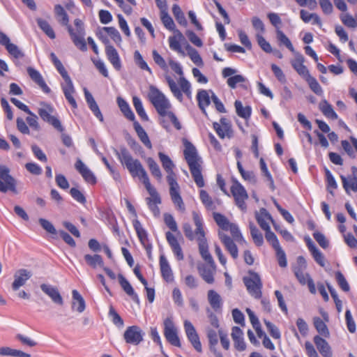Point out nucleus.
Instances as JSON below:
<instances>
[{
	"label": "nucleus",
	"instance_id": "4",
	"mask_svg": "<svg viewBox=\"0 0 357 357\" xmlns=\"http://www.w3.org/2000/svg\"><path fill=\"white\" fill-rule=\"evenodd\" d=\"M192 218L195 225L196 227L195 234L197 236L199 250L202 257L208 263V264L214 265V261L208 251V245L205 231L203 226V219L201 215L196 211L192 212Z\"/></svg>",
	"mask_w": 357,
	"mask_h": 357
},
{
	"label": "nucleus",
	"instance_id": "10",
	"mask_svg": "<svg viewBox=\"0 0 357 357\" xmlns=\"http://www.w3.org/2000/svg\"><path fill=\"white\" fill-rule=\"evenodd\" d=\"M144 333L137 326H128L124 332L123 338L126 343L138 345L144 340Z\"/></svg>",
	"mask_w": 357,
	"mask_h": 357
},
{
	"label": "nucleus",
	"instance_id": "44",
	"mask_svg": "<svg viewBox=\"0 0 357 357\" xmlns=\"http://www.w3.org/2000/svg\"><path fill=\"white\" fill-rule=\"evenodd\" d=\"M172 13H173V15H174L176 20L180 25L183 26L185 27L187 26V25H188L187 20L185 17L183 12L181 10V9L178 5H177V4L173 5Z\"/></svg>",
	"mask_w": 357,
	"mask_h": 357
},
{
	"label": "nucleus",
	"instance_id": "34",
	"mask_svg": "<svg viewBox=\"0 0 357 357\" xmlns=\"http://www.w3.org/2000/svg\"><path fill=\"white\" fill-rule=\"evenodd\" d=\"M198 105L202 112L206 116V107L208 106L211 100L209 92L206 90H200L197 95Z\"/></svg>",
	"mask_w": 357,
	"mask_h": 357
},
{
	"label": "nucleus",
	"instance_id": "30",
	"mask_svg": "<svg viewBox=\"0 0 357 357\" xmlns=\"http://www.w3.org/2000/svg\"><path fill=\"white\" fill-rule=\"evenodd\" d=\"M160 266L163 279L167 282H173L174 275L172 268L167 259L163 255L160 256Z\"/></svg>",
	"mask_w": 357,
	"mask_h": 357
},
{
	"label": "nucleus",
	"instance_id": "32",
	"mask_svg": "<svg viewBox=\"0 0 357 357\" xmlns=\"http://www.w3.org/2000/svg\"><path fill=\"white\" fill-rule=\"evenodd\" d=\"M73 302L72 309L82 313L84 311L86 305L85 301L81 294L75 289L72 291Z\"/></svg>",
	"mask_w": 357,
	"mask_h": 357
},
{
	"label": "nucleus",
	"instance_id": "5",
	"mask_svg": "<svg viewBox=\"0 0 357 357\" xmlns=\"http://www.w3.org/2000/svg\"><path fill=\"white\" fill-rule=\"evenodd\" d=\"M149 99L156 109L158 114L162 116H166L167 112L171 107L165 96L155 86H150L149 92Z\"/></svg>",
	"mask_w": 357,
	"mask_h": 357
},
{
	"label": "nucleus",
	"instance_id": "37",
	"mask_svg": "<svg viewBox=\"0 0 357 357\" xmlns=\"http://www.w3.org/2000/svg\"><path fill=\"white\" fill-rule=\"evenodd\" d=\"M117 103L124 116L130 121H135V114L131 110L128 103L121 97L117 98Z\"/></svg>",
	"mask_w": 357,
	"mask_h": 357
},
{
	"label": "nucleus",
	"instance_id": "23",
	"mask_svg": "<svg viewBox=\"0 0 357 357\" xmlns=\"http://www.w3.org/2000/svg\"><path fill=\"white\" fill-rule=\"evenodd\" d=\"M64 82L65 84L61 85V88L65 96V98H66L69 104L72 106V107L77 108V102L73 96V93L75 92L73 82L71 79H67V80Z\"/></svg>",
	"mask_w": 357,
	"mask_h": 357
},
{
	"label": "nucleus",
	"instance_id": "51",
	"mask_svg": "<svg viewBox=\"0 0 357 357\" xmlns=\"http://www.w3.org/2000/svg\"><path fill=\"white\" fill-rule=\"evenodd\" d=\"M146 190L149 192L152 199V204H158L161 203V199L156 191V190L151 185L149 180L146 181L144 183Z\"/></svg>",
	"mask_w": 357,
	"mask_h": 357
},
{
	"label": "nucleus",
	"instance_id": "58",
	"mask_svg": "<svg viewBox=\"0 0 357 357\" xmlns=\"http://www.w3.org/2000/svg\"><path fill=\"white\" fill-rule=\"evenodd\" d=\"M6 49L8 52L15 59H21L24 56V54L19 49V47L12 43H10L6 47Z\"/></svg>",
	"mask_w": 357,
	"mask_h": 357
},
{
	"label": "nucleus",
	"instance_id": "61",
	"mask_svg": "<svg viewBox=\"0 0 357 357\" xmlns=\"http://www.w3.org/2000/svg\"><path fill=\"white\" fill-rule=\"evenodd\" d=\"M103 30H105L106 33L110 36L112 39L116 43H120L121 42V36L116 28L113 26H105L103 27Z\"/></svg>",
	"mask_w": 357,
	"mask_h": 357
},
{
	"label": "nucleus",
	"instance_id": "36",
	"mask_svg": "<svg viewBox=\"0 0 357 357\" xmlns=\"http://www.w3.org/2000/svg\"><path fill=\"white\" fill-rule=\"evenodd\" d=\"M0 356L11 357H31L29 354L20 350L14 349L8 347H2L0 348Z\"/></svg>",
	"mask_w": 357,
	"mask_h": 357
},
{
	"label": "nucleus",
	"instance_id": "40",
	"mask_svg": "<svg viewBox=\"0 0 357 357\" xmlns=\"http://www.w3.org/2000/svg\"><path fill=\"white\" fill-rule=\"evenodd\" d=\"M84 258L86 264L93 268H96L97 266H99L102 268L104 266L102 258L99 255L96 254L91 255L89 254H86L84 255Z\"/></svg>",
	"mask_w": 357,
	"mask_h": 357
},
{
	"label": "nucleus",
	"instance_id": "62",
	"mask_svg": "<svg viewBox=\"0 0 357 357\" xmlns=\"http://www.w3.org/2000/svg\"><path fill=\"white\" fill-rule=\"evenodd\" d=\"M271 70L275 75V77L277 78V79L282 84H284L287 82V79L285 77V75L284 74L283 71L281 70V68L278 66L276 64H272L271 65Z\"/></svg>",
	"mask_w": 357,
	"mask_h": 357
},
{
	"label": "nucleus",
	"instance_id": "31",
	"mask_svg": "<svg viewBox=\"0 0 357 357\" xmlns=\"http://www.w3.org/2000/svg\"><path fill=\"white\" fill-rule=\"evenodd\" d=\"M255 218L257 223L263 230H268L270 229V226L267 222V220H272V218L266 208H261L259 211H256Z\"/></svg>",
	"mask_w": 357,
	"mask_h": 357
},
{
	"label": "nucleus",
	"instance_id": "59",
	"mask_svg": "<svg viewBox=\"0 0 357 357\" xmlns=\"http://www.w3.org/2000/svg\"><path fill=\"white\" fill-rule=\"evenodd\" d=\"M264 324L268 331V333H270V335H271V337L274 339H280V337H281V334H280V332L278 329V328L275 325L273 324V323H271V321H268V320H264Z\"/></svg>",
	"mask_w": 357,
	"mask_h": 357
},
{
	"label": "nucleus",
	"instance_id": "45",
	"mask_svg": "<svg viewBox=\"0 0 357 357\" xmlns=\"http://www.w3.org/2000/svg\"><path fill=\"white\" fill-rule=\"evenodd\" d=\"M165 79L174 96L181 102L183 100V94L175 81L169 75H167Z\"/></svg>",
	"mask_w": 357,
	"mask_h": 357
},
{
	"label": "nucleus",
	"instance_id": "53",
	"mask_svg": "<svg viewBox=\"0 0 357 357\" xmlns=\"http://www.w3.org/2000/svg\"><path fill=\"white\" fill-rule=\"evenodd\" d=\"M199 197L203 203V204L206 206V208L208 210L214 209V204L211 197L209 196L208 192L204 190H201L199 192Z\"/></svg>",
	"mask_w": 357,
	"mask_h": 357
},
{
	"label": "nucleus",
	"instance_id": "41",
	"mask_svg": "<svg viewBox=\"0 0 357 357\" xmlns=\"http://www.w3.org/2000/svg\"><path fill=\"white\" fill-rule=\"evenodd\" d=\"M37 24L40 29L51 39L56 38L55 33L47 21L42 19H36Z\"/></svg>",
	"mask_w": 357,
	"mask_h": 357
},
{
	"label": "nucleus",
	"instance_id": "18",
	"mask_svg": "<svg viewBox=\"0 0 357 357\" xmlns=\"http://www.w3.org/2000/svg\"><path fill=\"white\" fill-rule=\"evenodd\" d=\"M75 166L86 182L92 185L96 183L97 181L95 175L80 159L76 161Z\"/></svg>",
	"mask_w": 357,
	"mask_h": 357
},
{
	"label": "nucleus",
	"instance_id": "6",
	"mask_svg": "<svg viewBox=\"0 0 357 357\" xmlns=\"http://www.w3.org/2000/svg\"><path fill=\"white\" fill-rule=\"evenodd\" d=\"M249 276H245L243 279L248 293L255 298L259 299L261 297L262 282L257 273L252 271H248Z\"/></svg>",
	"mask_w": 357,
	"mask_h": 357
},
{
	"label": "nucleus",
	"instance_id": "20",
	"mask_svg": "<svg viewBox=\"0 0 357 357\" xmlns=\"http://www.w3.org/2000/svg\"><path fill=\"white\" fill-rule=\"evenodd\" d=\"M197 269L200 276L206 283L213 284L214 282L215 264H202L198 266Z\"/></svg>",
	"mask_w": 357,
	"mask_h": 357
},
{
	"label": "nucleus",
	"instance_id": "64",
	"mask_svg": "<svg viewBox=\"0 0 357 357\" xmlns=\"http://www.w3.org/2000/svg\"><path fill=\"white\" fill-rule=\"evenodd\" d=\"M257 43L260 47L266 53H271L272 52V47L268 42L260 34L256 36Z\"/></svg>",
	"mask_w": 357,
	"mask_h": 357
},
{
	"label": "nucleus",
	"instance_id": "46",
	"mask_svg": "<svg viewBox=\"0 0 357 357\" xmlns=\"http://www.w3.org/2000/svg\"><path fill=\"white\" fill-rule=\"evenodd\" d=\"M132 103L137 114L140 116V118L143 121H148L149 117L143 107V105L141 100L138 97L134 96L132 98Z\"/></svg>",
	"mask_w": 357,
	"mask_h": 357
},
{
	"label": "nucleus",
	"instance_id": "39",
	"mask_svg": "<svg viewBox=\"0 0 357 357\" xmlns=\"http://www.w3.org/2000/svg\"><path fill=\"white\" fill-rule=\"evenodd\" d=\"M236 114L241 118L245 119H250L252 112L250 106L243 107L240 100H236L234 102Z\"/></svg>",
	"mask_w": 357,
	"mask_h": 357
},
{
	"label": "nucleus",
	"instance_id": "15",
	"mask_svg": "<svg viewBox=\"0 0 357 357\" xmlns=\"http://www.w3.org/2000/svg\"><path fill=\"white\" fill-rule=\"evenodd\" d=\"M32 276V273L25 268H20L14 273V281L12 283V289L13 291H17L21 287L24 286L26 281Z\"/></svg>",
	"mask_w": 357,
	"mask_h": 357
},
{
	"label": "nucleus",
	"instance_id": "42",
	"mask_svg": "<svg viewBox=\"0 0 357 357\" xmlns=\"http://www.w3.org/2000/svg\"><path fill=\"white\" fill-rule=\"evenodd\" d=\"M249 227L250 230V234L254 243L256 244V245L261 246L264 243V238L262 234L259 231V230L253 222H250Z\"/></svg>",
	"mask_w": 357,
	"mask_h": 357
},
{
	"label": "nucleus",
	"instance_id": "60",
	"mask_svg": "<svg viewBox=\"0 0 357 357\" xmlns=\"http://www.w3.org/2000/svg\"><path fill=\"white\" fill-rule=\"evenodd\" d=\"M134 59L136 64L142 69L149 72L151 74V70L148 66L146 62L143 59L142 56L138 50H136L134 53Z\"/></svg>",
	"mask_w": 357,
	"mask_h": 357
},
{
	"label": "nucleus",
	"instance_id": "50",
	"mask_svg": "<svg viewBox=\"0 0 357 357\" xmlns=\"http://www.w3.org/2000/svg\"><path fill=\"white\" fill-rule=\"evenodd\" d=\"M161 20L164 26L166 29L169 31H174L176 29H175V24L172 18L169 16L167 10H164L161 11Z\"/></svg>",
	"mask_w": 357,
	"mask_h": 357
},
{
	"label": "nucleus",
	"instance_id": "47",
	"mask_svg": "<svg viewBox=\"0 0 357 357\" xmlns=\"http://www.w3.org/2000/svg\"><path fill=\"white\" fill-rule=\"evenodd\" d=\"M304 79L307 82L309 87L314 93L318 96H321L323 94V89L314 77L310 75Z\"/></svg>",
	"mask_w": 357,
	"mask_h": 357
},
{
	"label": "nucleus",
	"instance_id": "9",
	"mask_svg": "<svg viewBox=\"0 0 357 357\" xmlns=\"http://www.w3.org/2000/svg\"><path fill=\"white\" fill-rule=\"evenodd\" d=\"M43 107L38 109V114L40 118L45 122L51 124L59 130H62L60 121L55 116H52L51 114L54 112V108L52 105L47 103H42Z\"/></svg>",
	"mask_w": 357,
	"mask_h": 357
},
{
	"label": "nucleus",
	"instance_id": "43",
	"mask_svg": "<svg viewBox=\"0 0 357 357\" xmlns=\"http://www.w3.org/2000/svg\"><path fill=\"white\" fill-rule=\"evenodd\" d=\"M277 39L280 45H284L292 53L295 52V49L289 39V38L282 31L278 29L276 30Z\"/></svg>",
	"mask_w": 357,
	"mask_h": 357
},
{
	"label": "nucleus",
	"instance_id": "25",
	"mask_svg": "<svg viewBox=\"0 0 357 357\" xmlns=\"http://www.w3.org/2000/svg\"><path fill=\"white\" fill-rule=\"evenodd\" d=\"M118 279L119 284L123 291L126 292V294H128L132 300L135 302L136 303H139V298L138 295L135 293L134 289L132 288V285L130 284V282L126 280V278L122 275L119 274Z\"/></svg>",
	"mask_w": 357,
	"mask_h": 357
},
{
	"label": "nucleus",
	"instance_id": "17",
	"mask_svg": "<svg viewBox=\"0 0 357 357\" xmlns=\"http://www.w3.org/2000/svg\"><path fill=\"white\" fill-rule=\"evenodd\" d=\"M133 227L137 233L139 241L149 252L151 251V245L149 243L148 234L146 231L143 228L141 222L135 219L132 221Z\"/></svg>",
	"mask_w": 357,
	"mask_h": 357
},
{
	"label": "nucleus",
	"instance_id": "22",
	"mask_svg": "<svg viewBox=\"0 0 357 357\" xmlns=\"http://www.w3.org/2000/svg\"><path fill=\"white\" fill-rule=\"evenodd\" d=\"M158 157L162 162V167L167 173V181L169 183V179L172 178L176 180V175L173 171L174 165L170 158L162 152H159Z\"/></svg>",
	"mask_w": 357,
	"mask_h": 357
},
{
	"label": "nucleus",
	"instance_id": "54",
	"mask_svg": "<svg viewBox=\"0 0 357 357\" xmlns=\"http://www.w3.org/2000/svg\"><path fill=\"white\" fill-rule=\"evenodd\" d=\"M185 48L188 51V54L195 64L197 66L202 64V59L195 49L192 48L189 44H187Z\"/></svg>",
	"mask_w": 357,
	"mask_h": 357
},
{
	"label": "nucleus",
	"instance_id": "26",
	"mask_svg": "<svg viewBox=\"0 0 357 357\" xmlns=\"http://www.w3.org/2000/svg\"><path fill=\"white\" fill-rule=\"evenodd\" d=\"M207 298L212 309L215 312L220 313L222 308V300L220 294L215 291L211 289L208 291Z\"/></svg>",
	"mask_w": 357,
	"mask_h": 357
},
{
	"label": "nucleus",
	"instance_id": "24",
	"mask_svg": "<svg viewBox=\"0 0 357 357\" xmlns=\"http://www.w3.org/2000/svg\"><path fill=\"white\" fill-rule=\"evenodd\" d=\"M167 241L170 245L174 254L176 255L178 260L183 259V254L181 245H179L177 238L170 231H167L165 234Z\"/></svg>",
	"mask_w": 357,
	"mask_h": 357
},
{
	"label": "nucleus",
	"instance_id": "35",
	"mask_svg": "<svg viewBox=\"0 0 357 357\" xmlns=\"http://www.w3.org/2000/svg\"><path fill=\"white\" fill-rule=\"evenodd\" d=\"M340 178L342 186L347 194H349L351 190L354 192H357V178L340 175Z\"/></svg>",
	"mask_w": 357,
	"mask_h": 357
},
{
	"label": "nucleus",
	"instance_id": "7",
	"mask_svg": "<svg viewBox=\"0 0 357 357\" xmlns=\"http://www.w3.org/2000/svg\"><path fill=\"white\" fill-rule=\"evenodd\" d=\"M230 190L236 205L242 211H246L247 204L245 201L248 199V195L245 188L236 179H233Z\"/></svg>",
	"mask_w": 357,
	"mask_h": 357
},
{
	"label": "nucleus",
	"instance_id": "29",
	"mask_svg": "<svg viewBox=\"0 0 357 357\" xmlns=\"http://www.w3.org/2000/svg\"><path fill=\"white\" fill-rule=\"evenodd\" d=\"M314 342L319 350V353L324 357H332L333 354L328 343L322 337L316 335L314 337Z\"/></svg>",
	"mask_w": 357,
	"mask_h": 357
},
{
	"label": "nucleus",
	"instance_id": "12",
	"mask_svg": "<svg viewBox=\"0 0 357 357\" xmlns=\"http://www.w3.org/2000/svg\"><path fill=\"white\" fill-rule=\"evenodd\" d=\"M169 185L170 187L169 194L173 203L179 211L183 212L185 210V208L182 197H181L179 193L180 188L176 180L169 178Z\"/></svg>",
	"mask_w": 357,
	"mask_h": 357
},
{
	"label": "nucleus",
	"instance_id": "28",
	"mask_svg": "<svg viewBox=\"0 0 357 357\" xmlns=\"http://www.w3.org/2000/svg\"><path fill=\"white\" fill-rule=\"evenodd\" d=\"M105 53L107 59L112 63L116 70L121 68V62L118 52L113 46H107L105 47Z\"/></svg>",
	"mask_w": 357,
	"mask_h": 357
},
{
	"label": "nucleus",
	"instance_id": "2",
	"mask_svg": "<svg viewBox=\"0 0 357 357\" xmlns=\"http://www.w3.org/2000/svg\"><path fill=\"white\" fill-rule=\"evenodd\" d=\"M183 143L185 147L183 154L188 165L192 176L199 188L204 186V181L202 174V159L198 155L195 146L188 139H183Z\"/></svg>",
	"mask_w": 357,
	"mask_h": 357
},
{
	"label": "nucleus",
	"instance_id": "13",
	"mask_svg": "<svg viewBox=\"0 0 357 357\" xmlns=\"http://www.w3.org/2000/svg\"><path fill=\"white\" fill-rule=\"evenodd\" d=\"M184 328L188 339L192 347L197 352L201 353L202 351V344L195 327L189 321H185L184 322Z\"/></svg>",
	"mask_w": 357,
	"mask_h": 357
},
{
	"label": "nucleus",
	"instance_id": "1",
	"mask_svg": "<svg viewBox=\"0 0 357 357\" xmlns=\"http://www.w3.org/2000/svg\"><path fill=\"white\" fill-rule=\"evenodd\" d=\"M54 12L58 21L66 26L74 45L80 50L85 52L87 50L86 43L84 39L86 35L84 22L79 18L74 20L75 30L68 24L69 18L64 8L59 4L54 7Z\"/></svg>",
	"mask_w": 357,
	"mask_h": 357
},
{
	"label": "nucleus",
	"instance_id": "16",
	"mask_svg": "<svg viewBox=\"0 0 357 357\" xmlns=\"http://www.w3.org/2000/svg\"><path fill=\"white\" fill-rule=\"evenodd\" d=\"M41 290L48 296L52 301L58 305H63V299L57 287L48 284H41L40 286Z\"/></svg>",
	"mask_w": 357,
	"mask_h": 357
},
{
	"label": "nucleus",
	"instance_id": "57",
	"mask_svg": "<svg viewBox=\"0 0 357 357\" xmlns=\"http://www.w3.org/2000/svg\"><path fill=\"white\" fill-rule=\"evenodd\" d=\"M294 272L299 282L303 285L307 284L309 278H311L310 275L308 273H304L301 267H296L294 269Z\"/></svg>",
	"mask_w": 357,
	"mask_h": 357
},
{
	"label": "nucleus",
	"instance_id": "3",
	"mask_svg": "<svg viewBox=\"0 0 357 357\" xmlns=\"http://www.w3.org/2000/svg\"><path fill=\"white\" fill-rule=\"evenodd\" d=\"M114 152L123 165H125L133 177L138 176L142 180L143 183L149 180L148 174L137 159H134L129 151L126 147H121L119 151Z\"/></svg>",
	"mask_w": 357,
	"mask_h": 357
},
{
	"label": "nucleus",
	"instance_id": "56",
	"mask_svg": "<svg viewBox=\"0 0 357 357\" xmlns=\"http://www.w3.org/2000/svg\"><path fill=\"white\" fill-rule=\"evenodd\" d=\"M335 279L339 287L342 289V291L347 292L350 290L349 283L347 282L344 275L340 271H337L335 273Z\"/></svg>",
	"mask_w": 357,
	"mask_h": 357
},
{
	"label": "nucleus",
	"instance_id": "8",
	"mask_svg": "<svg viewBox=\"0 0 357 357\" xmlns=\"http://www.w3.org/2000/svg\"><path fill=\"white\" fill-rule=\"evenodd\" d=\"M16 185V180L10 174V169L4 165H0V192L6 193L11 191L17 194Z\"/></svg>",
	"mask_w": 357,
	"mask_h": 357
},
{
	"label": "nucleus",
	"instance_id": "48",
	"mask_svg": "<svg viewBox=\"0 0 357 357\" xmlns=\"http://www.w3.org/2000/svg\"><path fill=\"white\" fill-rule=\"evenodd\" d=\"M314 325L317 332L324 336L328 337L329 335V331L327 326L320 317L314 318Z\"/></svg>",
	"mask_w": 357,
	"mask_h": 357
},
{
	"label": "nucleus",
	"instance_id": "49",
	"mask_svg": "<svg viewBox=\"0 0 357 357\" xmlns=\"http://www.w3.org/2000/svg\"><path fill=\"white\" fill-rule=\"evenodd\" d=\"M213 219L216 224L223 230L227 231L231 222L221 213H213Z\"/></svg>",
	"mask_w": 357,
	"mask_h": 357
},
{
	"label": "nucleus",
	"instance_id": "11",
	"mask_svg": "<svg viewBox=\"0 0 357 357\" xmlns=\"http://www.w3.org/2000/svg\"><path fill=\"white\" fill-rule=\"evenodd\" d=\"M164 335L167 340L175 347H181V342L178 338L176 328L172 320L167 318L164 321Z\"/></svg>",
	"mask_w": 357,
	"mask_h": 357
},
{
	"label": "nucleus",
	"instance_id": "63",
	"mask_svg": "<svg viewBox=\"0 0 357 357\" xmlns=\"http://www.w3.org/2000/svg\"><path fill=\"white\" fill-rule=\"evenodd\" d=\"M15 339L20 341L23 345H26L29 347H33L37 345V342L35 340L20 333L15 335Z\"/></svg>",
	"mask_w": 357,
	"mask_h": 357
},
{
	"label": "nucleus",
	"instance_id": "14",
	"mask_svg": "<svg viewBox=\"0 0 357 357\" xmlns=\"http://www.w3.org/2000/svg\"><path fill=\"white\" fill-rule=\"evenodd\" d=\"M293 54L295 58L291 60L290 63L291 66L300 76L305 79L310 75L307 68L303 64L305 58L303 55L298 52H295Z\"/></svg>",
	"mask_w": 357,
	"mask_h": 357
},
{
	"label": "nucleus",
	"instance_id": "33",
	"mask_svg": "<svg viewBox=\"0 0 357 357\" xmlns=\"http://www.w3.org/2000/svg\"><path fill=\"white\" fill-rule=\"evenodd\" d=\"M135 130L141 140V142L146 146L148 149H151L152 145L151 142L149 138V136L142 126L139 123L138 121H135L133 123Z\"/></svg>",
	"mask_w": 357,
	"mask_h": 357
},
{
	"label": "nucleus",
	"instance_id": "21",
	"mask_svg": "<svg viewBox=\"0 0 357 357\" xmlns=\"http://www.w3.org/2000/svg\"><path fill=\"white\" fill-rule=\"evenodd\" d=\"M218 236L227 250L230 253L231 256L234 259H237L238 257V250L233 239L222 232H219Z\"/></svg>",
	"mask_w": 357,
	"mask_h": 357
},
{
	"label": "nucleus",
	"instance_id": "27",
	"mask_svg": "<svg viewBox=\"0 0 357 357\" xmlns=\"http://www.w3.org/2000/svg\"><path fill=\"white\" fill-rule=\"evenodd\" d=\"M27 73L31 79L36 82L45 93H49L51 91L50 89L44 81L42 75L38 70L31 67H29L27 68Z\"/></svg>",
	"mask_w": 357,
	"mask_h": 357
},
{
	"label": "nucleus",
	"instance_id": "55",
	"mask_svg": "<svg viewBox=\"0 0 357 357\" xmlns=\"http://www.w3.org/2000/svg\"><path fill=\"white\" fill-rule=\"evenodd\" d=\"M264 231H266L265 237L266 241L272 245L275 250L281 248L276 235L271 231V228Z\"/></svg>",
	"mask_w": 357,
	"mask_h": 357
},
{
	"label": "nucleus",
	"instance_id": "52",
	"mask_svg": "<svg viewBox=\"0 0 357 357\" xmlns=\"http://www.w3.org/2000/svg\"><path fill=\"white\" fill-rule=\"evenodd\" d=\"M147 164L152 175L157 179L160 180L162 178V174L156 162L152 158H149L147 159Z\"/></svg>",
	"mask_w": 357,
	"mask_h": 357
},
{
	"label": "nucleus",
	"instance_id": "19",
	"mask_svg": "<svg viewBox=\"0 0 357 357\" xmlns=\"http://www.w3.org/2000/svg\"><path fill=\"white\" fill-rule=\"evenodd\" d=\"M174 35L169 36L168 39L169 47L172 50L177 52L182 56H185V52L180 44V42L185 40V37L178 29L174 30Z\"/></svg>",
	"mask_w": 357,
	"mask_h": 357
},
{
	"label": "nucleus",
	"instance_id": "38",
	"mask_svg": "<svg viewBox=\"0 0 357 357\" xmlns=\"http://www.w3.org/2000/svg\"><path fill=\"white\" fill-rule=\"evenodd\" d=\"M319 108L323 114L327 118L331 119L333 120H336L337 119V114L335 112L332 106L328 102L327 100H322L319 103Z\"/></svg>",
	"mask_w": 357,
	"mask_h": 357
}]
</instances>
